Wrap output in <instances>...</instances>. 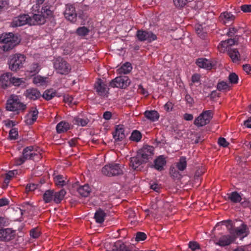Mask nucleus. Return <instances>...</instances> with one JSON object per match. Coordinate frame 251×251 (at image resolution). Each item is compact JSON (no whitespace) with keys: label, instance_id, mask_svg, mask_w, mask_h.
Returning <instances> with one entry per match:
<instances>
[{"label":"nucleus","instance_id":"f257e3e1","mask_svg":"<svg viewBox=\"0 0 251 251\" xmlns=\"http://www.w3.org/2000/svg\"><path fill=\"white\" fill-rule=\"evenodd\" d=\"M43 0H38L37 4L33 5L31 9V16L23 14L15 17L11 23V26L17 27L25 24L30 25H44L47 18L52 16V12L49 5L41 6L43 3Z\"/></svg>","mask_w":251,"mask_h":251},{"label":"nucleus","instance_id":"f03ea898","mask_svg":"<svg viewBox=\"0 0 251 251\" xmlns=\"http://www.w3.org/2000/svg\"><path fill=\"white\" fill-rule=\"evenodd\" d=\"M20 39L17 35L13 33L2 34L0 36V42L4 44L3 46L4 51H9L13 49L20 42Z\"/></svg>","mask_w":251,"mask_h":251},{"label":"nucleus","instance_id":"7ed1b4c3","mask_svg":"<svg viewBox=\"0 0 251 251\" xmlns=\"http://www.w3.org/2000/svg\"><path fill=\"white\" fill-rule=\"evenodd\" d=\"M33 146H29L23 150V156L16 159L15 163L17 165H20L24 163L25 160L32 159L37 160L41 158V154L36 152Z\"/></svg>","mask_w":251,"mask_h":251},{"label":"nucleus","instance_id":"20e7f679","mask_svg":"<svg viewBox=\"0 0 251 251\" xmlns=\"http://www.w3.org/2000/svg\"><path fill=\"white\" fill-rule=\"evenodd\" d=\"M25 61V56L21 54H16L10 56L8 60L9 69L12 72H17L23 67Z\"/></svg>","mask_w":251,"mask_h":251},{"label":"nucleus","instance_id":"39448f33","mask_svg":"<svg viewBox=\"0 0 251 251\" xmlns=\"http://www.w3.org/2000/svg\"><path fill=\"white\" fill-rule=\"evenodd\" d=\"M26 108V105L21 102L17 96H11L10 98L7 101V110L16 112L18 114L20 111H24Z\"/></svg>","mask_w":251,"mask_h":251},{"label":"nucleus","instance_id":"423d86ee","mask_svg":"<svg viewBox=\"0 0 251 251\" xmlns=\"http://www.w3.org/2000/svg\"><path fill=\"white\" fill-rule=\"evenodd\" d=\"M101 173L106 176H113L122 175L123 171L119 164L111 163L105 165L101 169Z\"/></svg>","mask_w":251,"mask_h":251},{"label":"nucleus","instance_id":"0eeeda50","mask_svg":"<svg viewBox=\"0 0 251 251\" xmlns=\"http://www.w3.org/2000/svg\"><path fill=\"white\" fill-rule=\"evenodd\" d=\"M53 66L57 72L61 75H67L71 70L70 64L61 57H58L54 60Z\"/></svg>","mask_w":251,"mask_h":251},{"label":"nucleus","instance_id":"6e6552de","mask_svg":"<svg viewBox=\"0 0 251 251\" xmlns=\"http://www.w3.org/2000/svg\"><path fill=\"white\" fill-rule=\"evenodd\" d=\"M229 233L234 236L235 240L237 237L243 239L247 236L249 234V229L247 226L244 224H242L240 226L235 227L233 226H231L228 228Z\"/></svg>","mask_w":251,"mask_h":251},{"label":"nucleus","instance_id":"1a4fd4ad","mask_svg":"<svg viewBox=\"0 0 251 251\" xmlns=\"http://www.w3.org/2000/svg\"><path fill=\"white\" fill-rule=\"evenodd\" d=\"M213 114L211 110L203 111L195 119L194 124L198 126H202L206 125L210 122L213 117Z\"/></svg>","mask_w":251,"mask_h":251},{"label":"nucleus","instance_id":"9d476101","mask_svg":"<svg viewBox=\"0 0 251 251\" xmlns=\"http://www.w3.org/2000/svg\"><path fill=\"white\" fill-rule=\"evenodd\" d=\"M130 83V80L126 76H120L113 79L109 84L112 87L125 89Z\"/></svg>","mask_w":251,"mask_h":251},{"label":"nucleus","instance_id":"9b49d317","mask_svg":"<svg viewBox=\"0 0 251 251\" xmlns=\"http://www.w3.org/2000/svg\"><path fill=\"white\" fill-rule=\"evenodd\" d=\"M136 36L138 40L141 42L147 41L148 42H151L157 39L156 35L151 31L147 30H138Z\"/></svg>","mask_w":251,"mask_h":251},{"label":"nucleus","instance_id":"f8f14e48","mask_svg":"<svg viewBox=\"0 0 251 251\" xmlns=\"http://www.w3.org/2000/svg\"><path fill=\"white\" fill-rule=\"evenodd\" d=\"M143 156L146 155H144V153L141 154L138 152L136 156L131 157L129 164L130 167L136 170L141 164L146 163L147 162V158Z\"/></svg>","mask_w":251,"mask_h":251},{"label":"nucleus","instance_id":"ddd939ff","mask_svg":"<svg viewBox=\"0 0 251 251\" xmlns=\"http://www.w3.org/2000/svg\"><path fill=\"white\" fill-rule=\"evenodd\" d=\"M65 18L72 22L75 23L76 21L77 14L75 7L73 5H66V8L64 12Z\"/></svg>","mask_w":251,"mask_h":251},{"label":"nucleus","instance_id":"4468645a","mask_svg":"<svg viewBox=\"0 0 251 251\" xmlns=\"http://www.w3.org/2000/svg\"><path fill=\"white\" fill-rule=\"evenodd\" d=\"M15 230L11 228H1L0 229V241H8L12 239L15 235Z\"/></svg>","mask_w":251,"mask_h":251},{"label":"nucleus","instance_id":"2eb2a0df","mask_svg":"<svg viewBox=\"0 0 251 251\" xmlns=\"http://www.w3.org/2000/svg\"><path fill=\"white\" fill-rule=\"evenodd\" d=\"M235 241L234 236L229 233V235H224L221 236L216 244L221 247H225L230 245Z\"/></svg>","mask_w":251,"mask_h":251},{"label":"nucleus","instance_id":"dca6fc26","mask_svg":"<svg viewBox=\"0 0 251 251\" xmlns=\"http://www.w3.org/2000/svg\"><path fill=\"white\" fill-rule=\"evenodd\" d=\"M96 91L98 94L102 96H106L108 88L106 84L103 82L101 79H99L95 85Z\"/></svg>","mask_w":251,"mask_h":251},{"label":"nucleus","instance_id":"f3484780","mask_svg":"<svg viewBox=\"0 0 251 251\" xmlns=\"http://www.w3.org/2000/svg\"><path fill=\"white\" fill-rule=\"evenodd\" d=\"M113 137L115 141H122L125 138V130L122 125H118L115 127V130L113 133Z\"/></svg>","mask_w":251,"mask_h":251},{"label":"nucleus","instance_id":"a211bd4d","mask_svg":"<svg viewBox=\"0 0 251 251\" xmlns=\"http://www.w3.org/2000/svg\"><path fill=\"white\" fill-rule=\"evenodd\" d=\"M11 73H4L0 76V86L3 89L10 85Z\"/></svg>","mask_w":251,"mask_h":251},{"label":"nucleus","instance_id":"6ab92c4d","mask_svg":"<svg viewBox=\"0 0 251 251\" xmlns=\"http://www.w3.org/2000/svg\"><path fill=\"white\" fill-rule=\"evenodd\" d=\"M166 164V161L163 156H159L154 161V164L152 166L159 171H163L164 168V166Z\"/></svg>","mask_w":251,"mask_h":251},{"label":"nucleus","instance_id":"aec40b11","mask_svg":"<svg viewBox=\"0 0 251 251\" xmlns=\"http://www.w3.org/2000/svg\"><path fill=\"white\" fill-rule=\"evenodd\" d=\"M25 95L27 98L33 100H37L41 96L40 92L34 88L27 89Z\"/></svg>","mask_w":251,"mask_h":251},{"label":"nucleus","instance_id":"412c9836","mask_svg":"<svg viewBox=\"0 0 251 251\" xmlns=\"http://www.w3.org/2000/svg\"><path fill=\"white\" fill-rule=\"evenodd\" d=\"M196 63L199 67L207 70H210L212 68V64L210 61L206 58H199Z\"/></svg>","mask_w":251,"mask_h":251},{"label":"nucleus","instance_id":"4be33fe9","mask_svg":"<svg viewBox=\"0 0 251 251\" xmlns=\"http://www.w3.org/2000/svg\"><path fill=\"white\" fill-rule=\"evenodd\" d=\"M144 115L148 119L152 122L158 120L159 117V113L155 110H147L144 112Z\"/></svg>","mask_w":251,"mask_h":251},{"label":"nucleus","instance_id":"5701e85b","mask_svg":"<svg viewBox=\"0 0 251 251\" xmlns=\"http://www.w3.org/2000/svg\"><path fill=\"white\" fill-rule=\"evenodd\" d=\"M227 51L228 54L233 62H236L240 60V53L237 49L230 48Z\"/></svg>","mask_w":251,"mask_h":251},{"label":"nucleus","instance_id":"b1692460","mask_svg":"<svg viewBox=\"0 0 251 251\" xmlns=\"http://www.w3.org/2000/svg\"><path fill=\"white\" fill-rule=\"evenodd\" d=\"M77 192L82 197H88L91 192V189L88 184H85L83 186H79L77 188Z\"/></svg>","mask_w":251,"mask_h":251},{"label":"nucleus","instance_id":"393cba45","mask_svg":"<svg viewBox=\"0 0 251 251\" xmlns=\"http://www.w3.org/2000/svg\"><path fill=\"white\" fill-rule=\"evenodd\" d=\"M154 149L152 147L147 146V147L144 148L142 150L139 151V153L142 154L144 153V155L145 154L146 156H143L147 158V160L148 161L149 159V157H151V156L153 154Z\"/></svg>","mask_w":251,"mask_h":251},{"label":"nucleus","instance_id":"a878e982","mask_svg":"<svg viewBox=\"0 0 251 251\" xmlns=\"http://www.w3.org/2000/svg\"><path fill=\"white\" fill-rule=\"evenodd\" d=\"M70 128L69 123L61 121L56 126V130L58 133L67 131Z\"/></svg>","mask_w":251,"mask_h":251},{"label":"nucleus","instance_id":"bb28decb","mask_svg":"<svg viewBox=\"0 0 251 251\" xmlns=\"http://www.w3.org/2000/svg\"><path fill=\"white\" fill-rule=\"evenodd\" d=\"M66 194V191L64 189H62L60 191L57 192L53 191V201L56 203H60L61 201L63 199L65 195Z\"/></svg>","mask_w":251,"mask_h":251},{"label":"nucleus","instance_id":"cd10ccee","mask_svg":"<svg viewBox=\"0 0 251 251\" xmlns=\"http://www.w3.org/2000/svg\"><path fill=\"white\" fill-rule=\"evenodd\" d=\"M105 216V213L101 209L99 208L96 212L94 217L97 223L101 224L104 221Z\"/></svg>","mask_w":251,"mask_h":251},{"label":"nucleus","instance_id":"c85d7f7f","mask_svg":"<svg viewBox=\"0 0 251 251\" xmlns=\"http://www.w3.org/2000/svg\"><path fill=\"white\" fill-rule=\"evenodd\" d=\"M220 18L223 20L224 23L226 22H231L235 19V16L231 13L224 12L221 14Z\"/></svg>","mask_w":251,"mask_h":251},{"label":"nucleus","instance_id":"c756f323","mask_svg":"<svg viewBox=\"0 0 251 251\" xmlns=\"http://www.w3.org/2000/svg\"><path fill=\"white\" fill-rule=\"evenodd\" d=\"M227 40L228 46H231L235 44L237 45L240 43H244L243 41H241L242 40H243L244 39L243 38H241V36L239 35H235V37L233 38L230 37V39Z\"/></svg>","mask_w":251,"mask_h":251},{"label":"nucleus","instance_id":"7c9ffc66","mask_svg":"<svg viewBox=\"0 0 251 251\" xmlns=\"http://www.w3.org/2000/svg\"><path fill=\"white\" fill-rule=\"evenodd\" d=\"M132 69L131 64L129 62H126L119 69L120 74H127L130 72Z\"/></svg>","mask_w":251,"mask_h":251},{"label":"nucleus","instance_id":"2f4dec72","mask_svg":"<svg viewBox=\"0 0 251 251\" xmlns=\"http://www.w3.org/2000/svg\"><path fill=\"white\" fill-rule=\"evenodd\" d=\"M228 196V199L233 202H238L242 200L241 196L237 192H233Z\"/></svg>","mask_w":251,"mask_h":251},{"label":"nucleus","instance_id":"473e14b6","mask_svg":"<svg viewBox=\"0 0 251 251\" xmlns=\"http://www.w3.org/2000/svg\"><path fill=\"white\" fill-rule=\"evenodd\" d=\"M53 191L47 190L45 192L43 195V199L45 202L48 203L53 200Z\"/></svg>","mask_w":251,"mask_h":251},{"label":"nucleus","instance_id":"72a5a7b5","mask_svg":"<svg viewBox=\"0 0 251 251\" xmlns=\"http://www.w3.org/2000/svg\"><path fill=\"white\" fill-rule=\"evenodd\" d=\"M56 96V93L53 89H50L45 91L42 97L46 100H49Z\"/></svg>","mask_w":251,"mask_h":251},{"label":"nucleus","instance_id":"f704fd0d","mask_svg":"<svg viewBox=\"0 0 251 251\" xmlns=\"http://www.w3.org/2000/svg\"><path fill=\"white\" fill-rule=\"evenodd\" d=\"M29 114L31 115V119H29V123L30 124H32L34 122L36 121V119L37 118L38 111L37 110L36 108L32 107L31 108ZM27 123H28V122H27Z\"/></svg>","mask_w":251,"mask_h":251},{"label":"nucleus","instance_id":"c9c22d12","mask_svg":"<svg viewBox=\"0 0 251 251\" xmlns=\"http://www.w3.org/2000/svg\"><path fill=\"white\" fill-rule=\"evenodd\" d=\"M186 166L187 162L185 158L181 157L176 164L177 169L179 171H183L185 169Z\"/></svg>","mask_w":251,"mask_h":251},{"label":"nucleus","instance_id":"e433bc0d","mask_svg":"<svg viewBox=\"0 0 251 251\" xmlns=\"http://www.w3.org/2000/svg\"><path fill=\"white\" fill-rule=\"evenodd\" d=\"M170 174L174 179H179L181 177V175L177 171V169L175 167H171Z\"/></svg>","mask_w":251,"mask_h":251},{"label":"nucleus","instance_id":"4c0bfd02","mask_svg":"<svg viewBox=\"0 0 251 251\" xmlns=\"http://www.w3.org/2000/svg\"><path fill=\"white\" fill-rule=\"evenodd\" d=\"M55 184L58 186H63L66 184V181L63 179V176L58 175L54 177Z\"/></svg>","mask_w":251,"mask_h":251},{"label":"nucleus","instance_id":"58836bf2","mask_svg":"<svg viewBox=\"0 0 251 251\" xmlns=\"http://www.w3.org/2000/svg\"><path fill=\"white\" fill-rule=\"evenodd\" d=\"M195 30L198 35L201 39H204L206 36V32L203 31L201 25H198L195 27Z\"/></svg>","mask_w":251,"mask_h":251},{"label":"nucleus","instance_id":"ea45409f","mask_svg":"<svg viewBox=\"0 0 251 251\" xmlns=\"http://www.w3.org/2000/svg\"><path fill=\"white\" fill-rule=\"evenodd\" d=\"M141 138H142L141 133L139 131H138L137 130H134L132 132L131 135L130 137V139L132 141H136V142L139 141L141 140Z\"/></svg>","mask_w":251,"mask_h":251},{"label":"nucleus","instance_id":"a19ab883","mask_svg":"<svg viewBox=\"0 0 251 251\" xmlns=\"http://www.w3.org/2000/svg\"><path fill=\"white\" fill-rule=\"evenodd\" d=\"M115 251H131L130 249L124 243H117L115 245Z\"/></svg>","mask_w":251,"mask_h":251},{"label":"nucleus","instance_id":"79ce46f5","mask_svg":"<svg viewBox=\"0 0 251 251\" xmlns=\"http://www.w3.org/2000/svg\"><path fill=\"white\" fill-rule=\"evenodd\" d=\"M40 70V67L38 63H33L30 65L28 71L32 73V75L37 74Z\"/></svg>","mask_w":251,"mask_h":251},{"label":"nucleus","instance_id":"37998d69","mask_svg":"<svg viewBox=\"0 0 251 251\" xmlns=\"http://www.w3.org/2000/svg\"><path fill=\"white\" fill-rule=\"evenodd\" d=\"M74 121L75 122L74 124L82 126H85L88 123L87 119H82L78 117L75 118Z\"/></svg>","mask_w":251,"mask_h":251},{"label":"nucleus","instance_id":"c03bdc74","mask_svg":"<svg viewBox=\"0 0 251 251\" xmlns=\"http://www.w3.org/2000/svg\"><path fill=\"white\" fill-rule=\"evenodd\" d=\"M89 29L85 26L80 27L76 30L77 34L81 36H84L88 34Z\"/></svg>","mask_w":251,"mask_h":251},{"label":"nucleus","instance_id":"a18cd8bd","mask_svg":"<svg viewBox=\"0 0 251 251\" xmlns=\"http://www.w3.org/2000/svg\"><path fill=\"white\" fill-rule=\"evenodd\" d=\"M229 84L225 81L219 82L217 85V88L219 91H223L228 89Z\"/></svg>","mask_w":251,"mask_h":251},{"label":"nucleus","instance_id":"49530a36","mask_svg":"<svg viewBox=\"0 0 251 251\" xmlns=\"http://www.w3.org/2000/svg\"><path fill=\"white\" fill-rule=\"evenodd\" d=\"M14 171H10L7 174H5V178L4 179V183L7 185L9 182L11 178L14 176Z\"/></svg>","mask_w":251,"mask_h":251},{"label":"nucleus","instance_id":"de8ad7c7","mask_svg":"<svg viewBox=\"0 0 251 251\" xmlns=\"http://www.w3.org/2000/svg\"><path fill=\"white\" fill-rule=\"evenodd\" d=\"M228 79L230 83L237 84L238 83V76L235 73H232L229 75Z\"/></svg>","mask_w":251,"mask_h":251},{"label":"nucleus","instance_id":"09e8293b","mask_svg":"<svg viewBox=\"0 0 251 251\" xmlns=\"http://www.w3.org/2000/svg\"><path fill=\"white\" fill-rule=\"evenodd\" d=\"M23 81L21 78H16L15 77L11 76L10 78V84H12L15 86H19Z\"/></svg>","mask_w":251,"mask_h":251},{"label":"nucleus","instance_id":"8fccbe9b","mask_svg":"<svg viewBox=\"0 0 251 251\" xmlns=\"http://www.w3.org/2000/svg\"><path fill=\"white\" fill-rule=\"evenodd\" d=\"M176 7L181 8L184 6L187 3V0H173Z\"/></svg>","mask_w":251,"mask_h":251},{"label":"nucleus","instance_id":"3c124183","mask_svg":"<svg viewBox=\"0 0 251 251\" xmlns=\"http://www.w3.org/2000/svg\"><path fill=\"white\" fill-rule=\"evenodd\" d=\"M146 238L147 235L144 232H138L136 233V240L137 241L145 240Z\"/></svg>","mask_w":251,"mask_h":251},{"label":"nucleus","instance_id":"603ef678","mask_svg":"<svg viewBox=\"0 0 251 251\" xmlns=\"http://www.w3.org/2000/svg\"><path fill=\"white\" fill-rule=\"evenodd\" d=\"M30 235L34 238H37L40 235V232L38 228H33L30 230Z\"/></svg>","mask_w":251,"mask_h":251},{"label":"nucleus","instance_id":"864d4df0","mask_svg":"<svg viewBox=\"0 0 251 251\" xmlns=\"http://www.w3.org/2000/svg\"><path fill=\"white\" fill-rule=\"evenodd\" d=\"M9 137L11 140H15L18 136V131L16 128H12L9 131Z\"/></svg>","mask_w":251,"mask_h":251},{"label":"nucleus","instance_id":"5fc2aeb1","mask_svg":"<svg viewBox=\"0 0 251 251\" xmlns=\"http://www.w3.org/2000/svg\"><path fill=\"white\" fill-rule=\"evenodd\" d=\"M189 247L193 251L200 248L199 244L195 241L190 242L189 243Z\"/></svg>","mask_w":251,"mask_h":251},{"label":"nucleus","instance_id":"6e6d98bb","mask_svg":"<svg viewBox=\"0 0 251 251\" xmlns=\"http://www.w3.org/2000/svg\"><path fill=\"white\" fill-rule=\"evenodd\" d=\"M238 30L235 27H230L227 33V35L231 38L235 37V34L237 32Z\"/></svg>","mask_w":251,"mask_h":251},{"label":"nucleus","instance_id":"4d7b16f0","mask_svg":"<svg viewBox=\"0 0 251 251\" xmlns=\"http://www.w3.org/2000/svg\"><path fill=\"white\" fill-rule=\"evenodd\" d=\"M204 172L205 170L203 168L198 169L194 176L195 179H198L201 175H202L204 173Z\"/></svg>","mask_w":251,"mask_h":251},{"label":"nucleus","instance_id":"13d9d810","mask_svg":"<svg viewBox=\"0 0 251 251\" xmlns=\"http://www.w3.org/2000/svg\"><path fill=\"white\" fill-rule=\"evenodd\" d=\"M240 8L241 10L245 13L251 12V4H244Z\"/></svg>","mask_w":251,"mask_h":251},{"label":"nucleus","instance_id":"bf43d9fd","mask_svg":"<svg viewBox=\"0 0 251 251\" xmlns=\"http://www.w3.org/2000/svg\"><path fill=\"white\" fill-rule=\"evenodd\" d=\"M219 144L224 147H226L228 145L229 143L226 141V140L223 137H220L218 140Z\"/></svg>","mask_w":251,"mask_h":251},{"label":"nucleus","instance_id":"052dcab7","mask_svg":"<svg viewBox=\"0 0 251 251\" xmlns=\"http://www.w3.org/2000/svg\"><path fill=\"white\" fill-rule=\"evenodd\" d=\"M44 79L43 77L40 76H37L34 77L33 79V82L34 84H42V83L44 82Z\"/></svg>","mask_w":251,"mask_h":251},{"label":"nucleus","instance_id":"680f3d73","mask_svg":"<svg viewBox=\"0 0 251 251\" xmlns=\"http://www.w3.org/2000/svg\"><path fill=\"white\" fill-rule=\"evenodd\" d=\"M73 98L72 96L65 95L64 96L63 101L66 103L71 104L73 103Z\"/></svg>","mask_w":251,"mask_h":251},{"label":"nucleus","instance_id":"e2e57ef3","mask_svg":"<svg viewBox=\"0 0 251 251\" xmlns=\"http://www.w3.org/2000/svg\"><path fill=\"white\" fill-rule=\"evenodd\" d=\"M173 107V105L172 102H167L165 105H164V109L165 110L167 111H170L172 110Z\"/></svg>","mask_w":251,"mask_h":251},{"label":"nucleus","instance_id":"0e129e2a","mask_svg":"<svg viewBox=\"0 0 251 251\" xmlns=\"http://www.w3.org/2000/svg\"><path fill=\"white\" fill-rule=\"evenodd\" d=\"M220 224H222V225H226V226L227 227H228V226L230 225V226H233L232 225V221L231 220H225V221H223L220 223H218L216 225V226H219ZM228 227H227L228 228Z\"/></svg>","mask_w":251,"mask_h":251},{"label":"nucleus","instance_id":"69168bd1","mask_svg":"<svg viewBox=\"0 0 251 251\" xmlns=\"http://www.w3.org/2000/svg\"><path fill=\"white\" fill-rule=\"evenodd\" d=\"M37 185L35 184H30L29 185H27L26 187V191H34L37 188Z\"/></svg>","mask_w":251,"mask_h":251},{"label":"nucleus","instance_id":"338daca9","mask_svg":"<svg viewBox=\"0 0 251 251\" xmlns=\"http://www.w3.org/2000/svg\"><path fill=\"white\" fill-rule=\"evenodd\" d=\"M9 201L6 198L0 199V207L8 205Z\"/></svg>","mask_w":251,"mask_h":251},{"label":"nucleus","instance_id":"774afa93","mask_svg":"<svg viewBox=\"0 0 251 251\" xmlns=\"http://www.w3.org/2000/svg\"><path fill=\"white\" fill-rule=\"evenodd\" d=\"M243 68L244 71L247 73L250 74L251 71V66L249 64H245L243 65Z\"/></svg>","mask_w":251,"mask_h":251}]
</instances>
